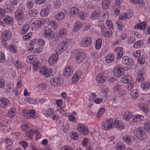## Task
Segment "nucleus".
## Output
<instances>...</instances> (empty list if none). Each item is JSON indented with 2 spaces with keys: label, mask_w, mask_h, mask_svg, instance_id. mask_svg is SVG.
<instances>
[{
  "label": "nucleus",
  "mask_w": 150,
  "mask_h": 150,
  "mask_svg": "<svg viewBox=\"0 0 150 150\" xmlns=\"http://www.w3.org/2000/svg\"><path fill=\"white\" fill-rule=\"evenodd\" d=\"M150 87V82L149 81H146L143 82L141 85L142 90L146 91Z\"/></svg>",
  "instance_id": "ea45409f"
},
{
  "label": "nucleus",
  "mask_w": 150,
  "mask_h": 150,
  "mask_svg": "<svg viewBox=\"0 0 150 150\" xmlns=\"http://www.w3.org/2000/svg\"><path fill=\"white\" fill-rule=\"evenodd\" d=\"M33 43L36 44L38 45L40 47L43 46L45 45V41L41 38L36 39L33 40Z\"/></svg>",
  "instance_id": "a19ab883"
},
{
  "label": "nucleus",
  "mask_w": 150,
  "mask_h": 150,
  "mask_svg": "<svg viewBox=\"0 0 150 150\" xmlns=\"http://www.w3.org/2000/svg\"><path fill=\"white\" fill-rule=\"evenodd\" d=\"M134 133L136 137L142 140L146 139L147 137L145 132L140 128H135L134 131Z\"/></svg>",
  "instance_id": "39448f33"
},
{
  "label": "nucleus",
  "mask_w": 150,
  "mask_h": 150,
  "mask_svg": "<svg viewBox=\"0 0 150 150\" xmlns=\"http://www.w3.org/2000/svg\"><path fill=\"white\" fill-rule=\"evenodd\" d=\"M12 36L11 32L9 30H5L1 33V38L4 41L10 40Z\"/></svg>",
  "instance_id": "2eb2a0df"
},
{
  "label": "nucleus",
  "mask_w": 150,
  "mask_h": 150,
  "mask_svg": "<svg viewBox=\"0 0 150 150\" xmlns=\"http://www.w3.org/2000/svg\"><path fill=\"white\" fill-rule=\"evenodd\" d=\"M82 75V71L78 70L73 76L72 80L73 82H77L81 78Z\"/></svg>",
  "instance_id": "c85d7f7f"
},
{
  "label": "nucleus",
  "mask_w": 150,
  "mask_h": 150,
  "mask_svg": "<svg viewBox=\"0 0 150 150\" xmlns=\"http://www.w3.org/2000/svg\"><path fill=\"white\" fill-rule=\"evenodd\" d=\"M87 16V14L86 13L83 11H80L79 13V17L81 20L85 19Z\"/></svg>",
  "instance_id": "0e129e2a"
},
{
  "label": "nucleus",
  "mask_w": 150,
  "mask_h": 150,
  "mask_svg": "<svg viewBox=\"0 0 150 150\" xmlns=\"http://www.w3.org/2000/svg\"><path fill=\"white\" fill-rule=\"evenodd\" d=\"M58 127L64 132L67 131L69 127V124L67 122H62L61 120L59 121Z\"/></svg>",
  "instance_id": "aec40b11"
},
{
  "label": "nucleus",
  "mask_w": 150,
  "mask_h": 150,
  "mask_svg": "<svg viewBox=\"0 0 150 150\" xmlns=\"http://www.w3.org/2000/svg\"><path fill=\"white\" fill-rule=\"evenodd\" d=\"M69 12L71 16L74 17L79 14V10L77 7H73L70 9Z\"/></svg>",
  "instance_id": "473e14b6"
},
{
  "label": "nucleus",
  "mask_w": 150,
  "mask_h": 150,
  "mask_svg": "<svg viewBox=\"0 0 150 150\" xmlns=\"http://www.w3.org/2000/svg\"><path fill=\"white\" fill-rule=\"evenodd\" d=\"M138 76L137 79V80L138 81L141 82L144 80V78L143 75V73L140 72L139 71L137 72Z\"/></svg>",
  "instance_id": "774afa93"
},
{
  "label": "nucleus",
  "mask_w": 150,
  "mask_h": 150,
  "mask_svg": "<svg viewBox=\"0 0 150 150\" xmlns=\"http://www.w3.org/2000/svg\"><path fill=\"white\" fill-rule=\"evenodd\" d=\"M83 26V23L81 22H77L75 23L73 29L74 32H77Z\"/></svg>",
  "instance_id": "37998d69"
},
{
  "label": "nucleus",
  "mask_w": 150,
  "mask_h": 150,
  "mask_svg": "<svg viewBox=\"0 0 150 150\" xmlns=\"http://www.w3.org/2000/svg\"><path fill=\"white\" fill-rule=\"evenodd\" d=\"M96 79L97 82L99 83H104L107 80L106 77L103 73H100L97 75Z\"/></svg>",
  "instance_id": "5701e85b"
},
{
  "label": "nucleus",
  "mask_w": 150,
  "mask_h": 150,
  "mask_svg": "<svg viewBox=\"0 0 150 150\" xmlns=\"http://www.w3.org/2000/svg\"><path fill=\"white\" fill-rule=\"evenodd\" d=\"M74 55L76 58V62L78 63L81 62L86 58V56L84 53L77 50L75 51L74 53L72 54V56Z\"/></svg>",
  "instance_id": "6e6552de"
},
{
  "label": "nucleus",
  "mask_w": 150,
  "mask_h": 150,
  "mask_svg": "<svg viewBox=\"0 0 150 150\" xmlns=\"http://www.w3.org/2000/svg\"><path fill=\"white\" fill-rule=\"evenodd\" d=\"M122 62L124 64L129 65H131L133 64L134 63L133 60L127 56H124L122 58ZM129 66L131 67L130 66H128V68H129L128 67Z\"/></svg>",
  "instance_id": "bb28decb"
},
{
  "label": "nucleus",
  "mask_w": 150,
  "mask_h": 150,
  "mask_svg": "<svg viewBox=\"0 0 150 150\" xmlns=\"http://www.w3.org/2000/svg\"><path fill=\"white\" fill-rule=\"evenodd\" d=\"M50 12V10L49 8H45L41 10L40 14L41 17H45L47 16Z\"/></svg>",
  "instance_id": "4c0bfd02"
},
{
  "label": "nucleus",
  "mask_w": 150,
  "mask_h": 150,
  "mask_svg": "<svg viewBox=\"0 0 150 150\" xmlns=\"http://www.w3.org/2000/svg\"><path fill=\"white\" fill-rule=\"evenodd\" d=\"M16 109L14 108H11L8 112V116L10 118L13 117L15 115V113L16 112Z\"/></svg>",
  "instance_id": "69168bd1"
},
{
  "label": "nucleus",
  "mask_w": 150,
  "mask_h": 150,
  "mask_svg": "<svg viewBox=\"0 0 150 150\" xmlns=\"http://www.w3.org/2000/svg\"><path fill=\"white\" fill-rule=\"evenodd\" d=\"M114 127L118 130H121L125 128V125L121 120H115L113 122Z\"/></svg>",
  "instance_id": "f3484780"
},
{
  "label": "nucleus",
  "mask_w": 150,
  "mask_h": 150,
  "mask_svg": "<svg viewBox=\"0 0 150 150\" xmlns=\"http://www.w3.org/2000/svg\"><path fill=\"white\" fill-rule=\"evenodd\" d=\"M42 24L41 21L37 20L34 21L31 24V28L33 30H36L40 28Z\"/></svg>",
  "instance_id": "412c9836"
},
{
  "label": "nucleus",
  "mask_w": 150,
  "mask_h": 150,
  "mask_svg": "<svg viewBox=\"0 0 150 150\" xmlns=\"http://www.w3.org/2000/svg\"><path fill=\"white\" fill-rule=\"evenodd\" d=\"M102 45V40L100 38H98L96 41L95 47L96 50H99L101 49Z\"/></svg>",
  "instance_id": "09e8293b"
},
{
  "label": "nucleus",
  "mask_w": 150,
  "mask_h": 150,
  "mask_svg": "<svg viewBox=\"0 0 150 150\" xmlns=\"http://www.w3.org/2000/svg\"><path fill=\"white\" fill-rule=\"evenodd\" d=\"M113 90L115 94H117L119 96V97H115L113 98L112 106L114 108H115L117 106L119 100L120 99L121 100L124 99L125 98L126 91L119 85L115 86Z\"/></svg>",
  "instance_id": "f257e3e1"
},
{
  "label": "nucleus",
  "mask_w": 150,
  "mask_h": 150,
  "mask_svg": "<svg viewBox=\"0 0 150 150\" xmlns=\"http://www.w3.org/2000/svg\"><path fill=\"white\" fill-rule=\"evenodd\" d=\"M115 53L117 54V58L118 59H120L123 54V49L121 47H117L114 49Z\"/></svg>",
  "instance_id": "cd10ccee"
},
{
  "label": "nucleus",
  "mask_w": 150,
  "mask_h": 150,
  "mask_svg": "<svg viewBox=\"0 0 150 150\" xmlns=\"http://www.w3.org/2000/svg\"><path fill=\"white\" fill-rule=\"evenodd\" d=\"M133 80V79L131 76L128 75L122 76L121 78L120 81L122 83L127 84Z\"/></svg>",
  "instance_id": "7c9ffc66"
},
{
  "label": "nucleus",
  "mask_w": 150,
  "mask_h": 150,
  "mask_svg": "<svg viewBox=\"0 0 150 150\" xmlns=\"http://www.w3.org/2000/svg\"><path fill=\"white\" fill-rule=\"evenodd\" d=\"M30 28V25L28 24L25 25L21 29V33L22 35L26 34Z\"/></svg>",
  "instance_id": "6e6d98bb"
},
{
  "label": "nucleus",
  "mask_w": 150,
  "mask_h": 150,
  "mask_svg": "<svg viewBox=\"0 0 150 150\" xmlns=\"http://www.w3.org/2000/svg\"><path fill=\"white\" fill-rule=\"evenodd\" d=\"M130 95L132 98L135 99L138 96L139 92L137 90H134L131 92Z\"/></svg>",
  "instance_id": "338daca9"
},
{
  "label": "nucleus",
  "mask_w": 150,
  "mask_h": 150,
  "mask_svg": "<svg viewBox=\"0 0 150 150\" xmlns=\"http://www.w3.org/2000/svg\"><path fill=\"white\" fill-rule=\"evenodd\" d=\"M45 21L48 25L50 26L51 28L55 30L58 28V24L54 20L49 18H47L46 19Z\"/></svg>",
  "instance_id": "6ab92c4d"
},
{
  "label": "nucleus",
  "mask_w": 150,
  "mask_h": 150,
  "mask_svg": "<svg viewBox=\"0 0 150 150\" xmlns=\"http://www.w3.org/2000/svg\"><path fill=\"white\" fill-rule=\"evenodd\" d=\"M50 82L51 85L54 87L60 86L63 82L62 79L59 77H54L52 78Z\"/></svg>",
  "instance_id": "1a4fd4ad"
},
{
  "label": "nucleus",
  "mask_w": 150,
  "mask_h": 150,
  "mask_svg": "<svg viewBox=\"0 0 150 150\" xmlns=\"http://www.w3.org/2000/svg\"><path fill=\"white\" fill-rule=\"evenodd\" d=\"M58 54H53L49 58L48 62L50 66L55 65L59 59Z\"/></svg>",
  "instance_id": "4468645a"
},
{
  "label": "nucleus",
  "mask_w": 150,
  "mask_h": 150,
  "mask_svg": "<svg viewBox=\"0 0 150 150\" xmlns=\"http://www.w3.org/2000/svg\"><path fill=\"white\" fill-rule=\"evenodd\" d=\"M37 59V56L35 55H30L26 59L28 63L32 64L36 61Z\"/></svg>",
  "instance_id": "49530a36"
},
{
  "label": "nucleus",
  "mask_w": 150,
  "mask_h": 150,
  "mask_svg": "<svg viewBox=\"0 0 150 150\" xmlns=\"http://www.w3.org/2000/svg\"><path fill=\"white\" fill-rule=\"evenodd\" d=\"M77 130L84 135H87L88 134V130L87 127L83 124L79 123L77 126Z\"/></svg>",
  "instance_id": "ddd939ff"
},
{
  "label": "nucleus",
  "mask_w": 150,
  "mask_h": 150,
  "mask_svg": "<svg viewBox=\"0 0 150 150\" xmlns=\"http://www.w3.org/2000/svg\"><path fill=\"white\" fill-rule=\"evenodd\" d=\"M129 68L126 67L125 69L122 66L118 65L113 69L114 75L117 77H120L123 75L125 70L127 71L130 69V67L129 66Z\"/></svg>",
  "instance_id": "7ed1b4c3"
},
{
  "label": "nucleus",
  "mask_w": 150,
  "mask_h": 150,
  "mask_svg": "<svg viewBox=\"0 0 150 150\" xmlns=\"http://www.w3.org/2000/svg\"><path fill=\"white\" fill-rule=\"evenodd\" d=\"M144 128L145 131L150 133V121L145 122L144 125Z\"/></svg>",
  "instance_id": "680f3d73"
},
{
  "label": "nucleus",
  "mask_w": 150,
  "mask_h": 150,
  "mask_svg": "<svg viewBox=\"0 0 150 150\" xmlns=\"http://www.w3.org/2000/svg\"><path fill=\"white\" fill-rule=\"evenodd\" d=\"M133 13L131 11L128 12L127 13H123L118 17L119 19L125 20L127 18H129L132 16Z\"/></svg>",
  "instance_id": "2f4dec72"
},
{
  "label": "nucleus",
  "mask_w": 150,
  "mask_h": 150,
  "mask_svg": "<svg viewBox=\"0 0 150 150\" xmlns=\"http://www.w3.org/2000/svg\"><path fill=\"white\" fill-rule=\"evenodd\" d=\"M147 24L146 22H144L138 23L135 25L134 27V29H138L141 30H144L145 29Z\"/></svg>",
  "instance_id": "f704fd0d"
},
{
  "label": "nucleus",
  "mask_w": 150,
  "mask_h": 150,
  "mask_svg": "<svg viewBox=\"0 0 150 150\" xmlns=\"http://www.w3.org/2000/svg\"><path fill=\"white\" fill-rule=\"evenodd\" d=\"M72 44L73 42L71 40H63L57 45L55 50L56 53L58 54L62 53L67 50L68 45H71Z\"/></svg>",
  "instance_id": "f03ea898"
},
{
  "label": "nucleus",
  "mask_w": 150,
  "mask_h": 150,
  "mask_svg": "<svg viewBox=\"0 0 150 150\" xmlns=\"http://www.w3.org/2000/svg\"><path fill=\"white\" fill-rule=\"evenodd\" d=\"M39 12L37 9H33L29 11V15L31 17H36L39 15Z\"/></svg>",
  "instance_id": "3c124183"
},
{
  "label": "nucleus",
  "mask_w": 150,
  "mask_h": 150,
  "mask_svg": "<svg viewBox=\"0 0 150 150\" xmlns=\"http://www.w3.org/2000/svg\"><path fill=\"white\" fill-rule=\"evenodd\" d=\"M69 136L71 139L76 140L79 139L78 134L75 132H72L70 133Z\"/></svg>",
  "instance_id": "5fc2aeb1"
},
{
  "label": "nucleus",
  "mask_w": 150,
  "mask_h": 150,
  "mask_svg": "<svg viewBox=\"0 0 150 150\" xmlns=\"http://www.w3.org/2000/svg\"><path fill=\"white\" fill-rule=\"evenodd\" d=\"M33 40L30 42L27 45V50L29 52H31L32 50L34 49L35 47L34 45L35 43H33Z\"/></svg>",
  "instance_id": "864d4df0"
},
{
  "label": "nucleus",
  "mask_w": 150,
  "mask_h": 150,
  "mask_svg": "<svg viewBox=\"0 0 150 150\" xmlns=\"http://www.w3.org/2000/svg\"><path fill=\"white\" fill-rule=\"evenodd\" d=\"M23 13L21 10L17 9L16 11L15 17L17 19L19 25H21L23 23Z\"/></svg>",
  "instance_id": "9d476101"
},
{
  "label": "nucleus",
  "mask_w": 150,
  "mask_h": 150,
  "mask_svg": "<svg viewBox=\"0 0 150 150\" xmlns=\"http://www.w3.org/2000/svg\"><path fill=\"white\" fill-rule=\"evenodd\" d=\"M115 56L113 54L110 53L108 54L105 58V62L107 63H109L114 61Z\"/></svg>",
  "instance_id": "c03bdc74"
},
{
  "label": "nucleus",
  "mask_w": 150,
  "mask_h": 150,
  "mask_svg": "<svg viewBox=\"0 0 150 150\" xmlns=\"http://www.w3.org/2000/svg\"><path fill=\"white\" fill-rule=\"evenodd\" d=\"M110 0H104L102 3V7L104 8H107L110 6Z\"/></svg>",
  "instance_id": "603ef678"
},
{
  "label": "nucleus",
  "mask_w": 150,
  "mask_h": 150,
  "mask_svg": "<svg viewBox=\"0 0 150 150\" xmlns=\"http://www.w3.org/2000/svg\"><path fill=\"white\" fill-rule=\"evenodd\" d=\"M40 74L43 75L44 77H48L52 75L53 70L49 67H42L40 69Z\"/></svg>",
  "instance_id": "9b49d317"
},
{
  "label": "nucleus",
  "mask_w": 150,
  "mask_h": 150,
  "mask_svg": "<svg viewBox=\"0 0 150 150\" xmlns=\"http://www.w3.org/2000/svg\"><path fill=\"white\" fill-rule=\"evenodd\" d=\"M68 31L65 28H62L60 30L59 35L62 38H66L67 35Z\"/></svg>",
  "instance_id": "de8ad7c7"
},
{
  "label": "nucleus",
  "mask_w": 150,
  "mask_h": 150,
  "mask_svg": "<svg viewBox=\"0 0 150 150\" xmlns=\"http://www.w3.org/2000/svg\"><path fill=\"white\" fill-rule=\"evenodd\" d=\"M123 140L128 145H131L135 140L134 138L129 135H125L122 137Z\"/></svg>",
  "instance_id": "393cba45"
},
{
  "label": "nucleus",
  "mask_w": 150,
  "mask_h": 150,
  "mask_svg": "<svg viewBox=\"0 0 150 150\" xmlns=\"http://www.w3.org/2000/svg\"><path fill=\"white\" fill-rule=\"evenodd\" d=\"M3 21H5L7 25H12L14 23V19L11 17L6 15L3 17Z\"/></svg>",
  "instance_id": "c9c22d12"
},
{
  "label": "nucleus",
  "mask_w": 150,
  "mask_h": 150,
  "mask_svg": "<svg viewBox=\"0 0 150 150\" xmlns=\"http://www.w3.org/2000/svg\"><path fill=\"white\" fill-rule=\"evenodd\" d=\"M144 119V116L140 114H135L133 116L132 120L135 123H137L143 121Z\"/></svg>",
  "instance_id": "b1692460"
},
{
  "label": "nucleus",
  "mask_w": 150,
  "mask_h": 150,
  "mask_svg": "<svg viewBox=\"0 0 150 150\" xmlns=\"http://www.w3.org/2000/svg\"><path fill=\"white\" fill-rule=\"evenodd\" d=\"M53 5L54 8L55 10H57L61 6V2L59 0H56L54 2Z\"/></svg>",
  "instance_id": "13d9d810"
},
{
  "label": "nucleus",
  "mask_w": 150,
  "mask_h": 150,
  "mask_svg": "<svg viewBox=\"0 0 150 150\" xmlns=\"http://www.w3.org/2000/svg\"><path fill=\"white\" fill-rule=\"evenodd\" d=\"M13 63L14 66L18 69H20L23 67V64L18 60V59L14 60Z\"/></svg>",
  "instance_id": "4d7b16f0"
},
{
  "label": "nucleus",
  "mask_w": 150,
  "mask_h": 150,
  "mask_svg": "<svg viewBox=\"0 0 150 150\" xmlns=\"http://www.w3.org/2000/svg\"><path fill=\"white\" fill-rule=\"evenodd\" d=\"M125 147L124 145L121 142L117 143L113 148V150H125Z\"/></svg>",
  "instance_id": "58836bf2"
},
{
  "label": "nucleus",
  "mask_w": 150,
  "mask_h": 150,
  "mask_svg": "<svg viewBox=\"0 0 150 150\" xmlns=\"http://www.w3.org/2000/svg\"><path fill=\"white\" fill-rule=\"evenodd\" d=\"M65 17L64 13L62 12L59 11L55 16V19L57 21H61L63 20Z\"/></svg>",
  "instance_id": "8fccbe9b"
},
{
  "label": "nucleus",
  "mask_w": 150,
  "mask_h": 150,
  "mask_svg": "<svg viewBox=\"0 0 150 150\" xmlns=\"http://www.w3.org/2000/svg\"><path fill=\"white\" fill-rule=\"evenodd\" d=\"M92 43V39L88 37H85L83 38L80 41L79 45L83 48L88 47L90 46Z\"/></svg>",
  "instance_id": "423d86ee"
},
{
  "label": "nucleus",
  "mask_w": 150,
  "mask_h": 150,
  "mask_svg": "<svg viewBox=\"0 0 150 150\" xmlns=\"http://www.w3.org/2000/svg\"><path fill=\"white\" fill-rule=\"evenodd\" d=\"M138 106L140 109L146 114L149 113L150 111L148 105L146 103L140 102L138 104Z\"/></svg>",
  "instance_id": "a211bd4d"
},
{
  "label": "nucleus",
  "mask_w": 150,
  "mask_h": 150,
  "mask_svg": "<svg viewBox=\"0 0 150 150\" xmlns=\"http://www.w3.org/2000/svg\"><path fill=\"white\" fill-rule=\"evenodd\" d=\"M5 7L8 13H12L14 12L15 10L14 6L9 3L6 4Z\"/></svg>",
  "instance_id": "79ce46f5"
},
{
  "label": "nucleus",
  "mask_w": 150,
  "mask_h": 150,
  "mask_svg": "<svg viewBox=\"0 0 150 150\" xmlns=\"http://www.w3.org/2000/svg\"><path fill=\"white\" fill-rule=\"evenodd\" d=\"M23 115L27 119L30 118H36L38 117V113L33 110H27L24 109L23 111Z\"/></svg>",
  "instance_id": "0eeeda50"
},
{
  "label": "nucleus",
  "mask_w": 150,
  "mask_h": 150,
  "mask_svg": "<svg viewBox=\"0 0 150 150\" xmlns=\"http://www.w3.org/2000/svg\"><path fill=\"white\" fill-rule=\"evenodd\" d=\"M74 71V68L71 65H67L66 66L64 71V75L66 76H70L73 74Z\"/></svg>",
  "instance_id": "dca6fc26"
},
{
  "label": "nucleus",
  "mask_w": 150,
  "mask_h": 150,
  "mask_svg": "<svg viewBox=\"0 0 150 150\" xmlns=\"http://www.w3.org/2000/svg\"><path fill=\"white\" fill-rule=\"evenodd\" d=\"M132 114L129 111H126L123 114V119L126 121H128L133 117Z\"/></svg>",
  "instance_id": "72a5a7b5"
},
{
  "label": "nucleus",
  "mask_w": 150,
  "mask_h": 150,
  "mask_svg": "<svg viewBox=\"0 0 150 150\" xmlns=\"http://www.w3.org/2000/svg\"><path fill=\"white\" fill-rule=\"evenodd\" d=\"M102 13V12L101 13L98 10H95L92 13L90 18L92 20L97 19L100 17Z\"/></svg>",
  "instance_id": "c756f323"
},
{
  "label": "nucleus",
  "mask_w": 150,
  "mask_h": 150,
  "mask_svg": "<svg viewBox=\"0 0 150 150\" xmlns=\"http://www.w3.org/2000/svg\"><path fill=\"white\" fill-rule=\"evenodd\" d=\"M101 33L103 36L107 38L110 37L111 36L112 32L111 30L106 28H103L101 29Z\"/></svg>",
  "instance_id": "4be33fe9"
},
{
  "label": "nucleus",
  "mask_w": 150,
  "mask_h": 150,
  "mask_svg": "<svg viewBox=\"0 0 150 150\" xmlns=\"http://www.w3.org/2000/svg\"><path fill=\"white\" fill-rule=\"evenodd\" d=\"M54 111L52 108L42 111V113L46 117H50L54 113Z\"/></svg>",
  "instance_id": "e433bc0d"
},
{
  "label": "nucleus",
  "mask_w": 150,
  "mask_h": 150,
  "mask_svg": "<svg viewBox=\"0 0 150 150\" xmlns=\"http://www.w3.org/2000/svg\"><path fill=\"white\" fill-rule=\"evenodd\" d=\"M113 120L112 118L107 119V121L101 124V127L102 128L105 130L110 129L113 127Z\"/></svg>",
  "instance_id": "f8f14e48"
},
{
  "label": "nucleus",
  "mask_w": 150,
  "mask_h": 150,
  "mask_svg": "<svg viewBox=\"0 0 150 150\" xmlns=\"http://www.w3.org/2000/svg\"><path fill=\"white\" fill-rule=\"evenodd\" d=\"M33 134H36V138L37 140H38L41 138V134L37 131H35L32 129L29 132H27V135L28 137L30 138L32 137V135Z\"/></svg>",
  "instance_id": "a878e982"
},
{
  "label": "nucleus",
  "mask_w": 150,
  "mask_h": 150,
  "mask_svg": "<svg viewBox=\"0 0 150 150\" xmlns=\"http://www.w3.org/2000/svg\"><path fill=\"white\" fill-rule=\"evenodd\" d=\"M7 50H8L11 52L14 53H16L17 52V47L15 45H9L7 47H5Z\"/></svg>",
  "instance_id": "a18cd8bd"
},
{
  "label": "nucleus",
  "mask_w": 150,
  "mask_h": 150,
  "mask_svg": "<svg viewBox=\"0 0 150 150\" xmlns=\"http://www.w3.org/2000/svg\"><path fill=\"white\" fill-rule=\"evenodd\" d=\"M84 6L87 9H91L93 8V5L91 2L87 0L85 1Z\"/></svg>",
  "instance_id": "e2e57ef3"
},
{
  "label": "nucleus",
  "mask_w": 150,
  "mask_h": 150,
  "mask_svg": "<svg viewBox=\"0 0 150 150\" xmlns=\"http://www.w3.org/2000/svg\"><path fill=\"white\" fill-rule=\"evenodd\" d=\"M43 35L45 39L48 40H51L54 36V33L50 28L47 27L43 30Z\"/></svg>",
  "instance_id": "20e7f679"
},
{
  "label": "nucleus",
  "mask_w": 150,
  "mask_h": 150,
  "mask_svg": "<svg viewBox=\"0 0 150 150\" xmlns=\"http://www.w3.org/2000/svg\"><path fill=\"white\" fill-rule=\"evenodd\" d=\"M76 113L75 112H74L68 117L69 120L70 121L76 122L77 121V119L76 117Z\"/></svg>",
  "instance_id": "052dcab7"
},
{
  "label": "nucleus",
  "mask_w": 150,
  "mask_h": 150,
  "mask_svg": "<svg viewBox=\"0 0 150 150\" xmlns=\"http://www.w3.org/2000/svg\"><path fill=\"white\" fill-rule=\"evenodd\" d=\"M32 64L33 67V70L35 71L38 70L41 65L40 63L38 61H36Z\"/></svg>",
  "instance_id": "bf43d9fd"
}]
</instances>
